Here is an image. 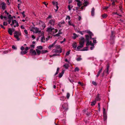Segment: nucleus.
<instances>
[{
	"instance_id": "nucleus-1",
	"label": "nucleus",
	"mask_w": 125,
	"mask_h": 125,
	"mask_svg": "<svg viewBox=\"0 0 125 125\" xmlns=\"http://www.w3.org/2000/svg\"><path fill=\"white\" fill-rule=\"evenodd\" d=\"M58 31L57 29H54V28L52 27V26L47 27L46 30V32L48 33L52 34L56 33Z\"/></svg>"
},
{
	"instance_id": "nucleus-2",
	"label": "nucleus",
	"mask_w": 125,
	"mask_h": 125,
	"mask_svg": "<svg viewBox=\"0 0 125 125\" xmlns=\"http://www.w3.org/2000/svg\"><path fill=\"white\" fill-rule=\"evenodd\" d=\"M85 36L86 42V46H87L90 45L91 46H94V44L92 43V41L89 42V36L88 35H86Z\"/></svg>"
},
{
	"instance_id": "nucleus-3",
	"label": "nucleus",
	"mask_w": 125,
	"mask_h": 125,
	"mask_svg": "<svg viewBox=\"0 0 125 125\" xmlns=\"http://www.w3.org/2000/svg\"><path fill=\"white\" fill-rule=\"evenodd\" d=\"M68 109V105L67 103H64L62 105L61 107V111H64Z\"/></svg>"
},
{
	"instance_id": "nucleus-4",
	"label": "nucleus",
	"mask_w": 125,
	"mask_h": 125,
	"mask_svg": "<svg viewBox=\"0 0 125 125\" xmlns=\"http://www.w3.org/2000/svg\"><path fill=\"white\" fill-rule=\"evenodd\" d=\"M7 6L5 3L4 2H1L0 3V8H1L3 10L6 9Z\"/></svg>"
},
{
	"instance_id": "nucleus-5",
	"label": "nucleus",
	"mask_w": 125,
	"mask_h": 125,
	"mask_svg": "<svg viewBox=\"0 0 125 125\" xmlns=\"http://www.w3.org/2000/svg\"><path fill=\"white\" fill-rule=\"evenodd\" d=\"M14 37L17 39V41H19L20 39L19 36L20 35V33L19 31H15L14 33Z\"/></svg>"
},
{
	"instance_id": "nucleus-6",
	"label": "nucleus",
	"mask_w": 125,
	"mask_h": 125,
	"mask_svg": "<svg viewBox=\"0 0 125 125\" xmlns=\"http://www.w3.org/2000/svg\"><path fill=\"white\" fill-rule=\"evenodd\" d=\"M55 20L54 19L50 20L48 22L49 25L51 26H53L55 24Z\"/></svg>"
},
{
	"instance_id": "nucleus-7",
	"label": "nucleus",
	"mask_w": 125,
	"mask_h": 125,
	"mask_svg": "<svg viewBox=\"0 0 125 125\" xmlns=\"http://www.w3.org/2000/svg\"><path fill=\"white\" fill-rule=\"evenodd\" d=\"M34 33H38V34L41 33L42 32L40 30H39V29L37 27L35 28L34 29L33 31Z\"/></svg>"
},
{
	"instance_id": "nucleus-8",
	"label": "nucleus",
	"mask_w": 125,
	"mask_h": 125,
	"mask_svg": "<svg viewBox=\"0 0 125 125\" xmlns=\"http://www.w3.org/2000/svg\"><path fill=\"white\" fill-rule=\"evenodd\" d=\"M39 25L40 26H41L43 28V29H44L46 27L45 23L41 21H39Z\"/></svg>"
},
{
	"instance_id": "nucleus-9",
	"label": "nucleus",
	"mask_w": 125,
	"mask_h": 125,
	"mask_svg": "<svg viewBox=\"0 0 125 125\" xmlns=\"http://www.w3.org/2000/svg\"><path fill=\"white\" fill-rule=\"evenodd\" d=\"M29 52L31 54L32 56L35 55L36 54V52L35 50H33V49H31L30 50Z\"/></svg>"
},
{
	"instance_id": "nucleus-10",
	"label": "nucleus",
	"mask_w": 125,
	"mask_h": 125,
	"mask_svg": "<svg viewBox=\"0 0 125 125\" xmlns=\"http://www.w3.org/2000/svg\"><path fill=\"white\" fill-rule=\"evenodd\" d=\"M62 49L61 48L59 50H58L57 49H53L52 50V52L53 53H61L62 52Z\"/></svg>"
},
{
	"instance_id": "nucleus-11",
	"label": "nucleus",
	"mask_w": 125,
	"mask_h": 125,
	"mask_svg": "<svg viewBox=\"0 0 125 125\" xmlns=\"http://www.w3.org/2000/svg\"><path fill=\"white\" fill-rule=\"evenodd\" d=\"M65 23V22H64V21L63 20L59 22L58 24V25L60 27H62L64 25Z\"/></svg>"
},
{
	"instance_id": "nucleus-12",
	"label": "nucleus",
	"mask_w": 125,
	"mask_h": 125,
	"mask_svg": "<svg viewBox=\"0 0 125 125\" xmlns=\"http://www.w3.org/2000/svg\"><path fill=\"white\" fill-rule=\"evenodd\" d=\"M85 42L84 38H83L79 42V44L80 45L83 46V47L84 43Z\"/></svg>"
},
{
	"instance_id": "nucleus-13",
	"label": "nucleus",
	"mask_w": 125,
	"mask_h": 125,
	"mask_svg": "<svg viewBox=\"0 0 125 125\" xmlns=\"http://www.w3.org/2000/svg\"><path fill=\"white\" fill-rule=\"evenodd\" d=\"M103 67H102L100 69H99V71L98 72L97 74L96 75V77L97 78H98L100 75V74L101 72L103 70Z\"/></svg>"
},
{
	"instance_id": "nucleus-14",
	"label": "nucleus",
	"mask_w": 125,
	"mask_h": 125,
	"mask_svg": "<svg viewBox=\"0 0 125 125\" xmlns=\"http://www.w3.org/2000/svg\"><path fill=\"white\" fill-rule=\"evenodd\" d=\"M88 0H84V3L83 4V5L85 7L87 6L89 4V2Z\"/></svg>"
},
{
	"instance_id": "nucleus-15",
	"label": "nucleus",
	"mask_w": 125,
	"mask_h": 125,
	"mask_svg": "<svg viewBox=\"0 0 125 125\" xmlns=\"http://www.w3.org/2000/svg\"><path fill=\"white\" fill-rule=\"evenodd\" d=\"M56 41H55L53 43H52V45H49V46L48 47V48L50 49H51L55 45L56 43Z\"/></svg>"
},
{
	"instance_id": "nucleus-16",
	"label": "nucleus",
	"mask_w": 125,
	"mask_h": 125,
	"mask_svg": "<svg viewBox=\"0 0 125 125\" xmlns=\"http://www.w3.org/2000/svg\"><path fill=\"white\" fill-rule=\"evenodd\" d=\"M100 98L99 97V94H98L96 95V96L95 98V100L96 101H99L100 100Z\"/></svg>"
},
{
	"instance_id": "nucleus-17",
	"label": "nucleus",
	"mask_w": 125,
	"mask_h": 125,
	"mask_svg": "<svg viewBox=\"0 0 125 125\" xmlns=\"http://www.w3.org/2000/svg\"><path fill=\"white\" fill-rule=\"evenodd\" d=\"M95 9L94 8H92L91 11V15L92 16H93L94 15Z\"/></svg>"
},
{
	"instance_id": "nucleus-18",
	"label": "nucleus",
	"mask_w": 125,
	"mask_h": 125,
	"mask_svg": "<svg viewBox=\"0 0 125 125\" xmlns=\"http://www.w3.org/2000/svg\"><path fill=\"white\" fill-rule=\"evenodd\" d=\"M8 32L11 35H12V30L11 29L9 28L8 29Z\"/></svg>"
},
{
	"instance_id": "nucleus-19",
	"label": "nucleus",
	"mask_w": 125,
	"mask_h": 125,
	"mask_svg": "<svg viewBox=\"0 0 125 125\" xmlns=\"http://www.w3.org/2000/svg\"><path fill=\"white\" fill-rule=\"evenodd\" d=\"M45 38L43 36L41 38V42H45Z\"/></svg>"
},
{
	"instance_id": "nucleus-20",
	"label": "nucleus",
	"mask_w": 125,
	"mask_h": 125,
	"mask_svg": "<svg viewBox=\"0 0 125 125\" xmlns=\"http://www.w3.org/2000/svg\"><path fill=\"white\" fill-rule=\"evenodd\" d=\"M63 67L65 68V69H67L69 67V65L68 64H65L63 65Z\"/></svg>"
},
{
	"instance_id": "nucleus-21",
	"label": "nucleus",
	"mask_w": 125,
	"mask_h": 125,
	"mask_svg": "<svg viewBox=\"0 0 125 125\" xmlns=\"http://www.w3.org/2000/svg\"><path fill=\"white\" fill-rule=\"evenodd\" d=\"M107 16V15L106 14H103L102 16L103 18H106Z\"/></svg>"
},
{
	"instance_id": "nucleus-22",
	"label": "nucleus",
	"mask_w": 125,
	"mask_h": 125,
	"mask_svg": "<svg viewBox=\"0 0 125 125\" xmlns=\"http://www.w3.org/2000/svg\"><path fill=\"white\" fill-rule=\"evenodd\" d=\"M73 39H75L76 38L78 37V36H77V35L75 33H73Z\"/></svg>"
},
{
	"instance_id": "nucleus-23",
	"label": "nucleus",
	"mask_w": 125,
	"mask_h": 125,
	"mask_svg": "<svg viewBox=\"0 0 125 125\" xmlns=\"http://www.w3.org/2000/svg\"><path fill=\"white\" fill-rule=\"evenodd\" d=\"M91 105L92 106H93L95 105V104L96 103V101L95 100H94L92 102H91Z\"/></svg>"
},
{
	"instance_id": "nucleus-24",
	"label": "nucleus",
	"mask_w": 125,
	"mask_h": 125,
	"mask_svg": "<svg viewBox=\"0 0 125 125\" xmlns=\"http://www.w3.org/2000/svg\"><path fill=\"white\" fill-rule=\"evenodd\" d=\"M27 53V51H22L21 52V55H23L26 54Z\"/></svg>"
},
{
	"instance_id": "nucleus-25",
	"label": "nucleus",
	"mask_w": 125,
	"mask_h": 125,
	"mask_svg": "<svg viewBox=\"0 0 125 125\" xmlns=\"http://www.w3.org/2000/svg\"><path fill=\"white\" fill-rule=\"evenodd\" d=\"M36 50L38 55H40V53H41V51L37 49H36Z\"/></svg>"
},
{
	"instance_id": "nucleus-26",
	"label": "nucleus",
	"mask_w": 125,
	"mask_h": 125,
	"mask_svg": "<svg viewBox=\"0 0 125 125\" xmlns=\"http://www.w3.org/2000/svg\"><path fill=\"white\" fill-rule=\"evenodd\" d=\"M72 46L75 49L77 47V44L76 43H73V44Z\"/></svg>"
},
{
	"instance_id": "nucleus-27",
	"label": "nucleus",
	"mask_w": 125,
	"mask_h": 125,
	"mask_svg": "<svg viewBox=\"0 0 125 125\" xmlns=\"http://www.w3.org/2000/svg\"><path fill=\"white\" fill-rule=\"evenodd\" d=\"M63 73V72H62L61 73H60L59 74V77L60 78H61L62 76Z\"/></svg>"
},
{
	"instance_id": "nucleus-28",
	"label": "nucleus",
	"mask_w": 125,
	"mask_h": 125,
	"mask_svg": "<svg viewBox=\"0 0 125 125\" xmlns=\"http://www.w3.org/2000/svg\"><path fill=\"white\" fill-rule=\"evenodd\" d=\"M68 24L69 25L72 26L73 27L75 26L74 25L73 23H72L71 22V21H69L68 22Z\"/></svg>"
},
{
	"instance_id": "nucleus-29",
	"label": "nucleus",
	"mask_w": 125,
	"mask_h": 125,
	"mask_svg": "<svg viewBox=\"0 0 125 125\" xmlns=\"http://www.w3.org/2000/svg\"><path fill=\"white\" fill-rule=\"evenodd\" d=\"M52 3L53 5L54 6H55L56 5H58V3L57 2H55L54 1H53L52 2Z\"/></svg>"
},
{
	"instance_id": "nucleus-30",
	"label": "nucleus",
	"mask_w": 125,
	"mask_h": 125,
	"mask_svg": "<svg viewBox=\"0 0 125 125\" xmlns=\"http://www.w3.org/2000/svg\"><path fill=\"white\" fill-rule=\"evenodd\" d=\"M66 98L64 96H62L60 97V100L62 101H64Z\"/></svg>"
},
{
	"instance_id": "nucleus-31",
	"label": "nucleus",
	"mask_w": 125,
	"mask_h": 125,
	"mask_svg": "<svg viewBox=\"0 0 125 125\" xmlns=\"http://www.w3.org/2000/svg\"><path fill=\"white\" fill-rule=\"evenodd\" d=\"M48 52V51L47 50H43L42 51L41 53H42V54H43V53H47Z\"/></svg>"
},
{
	"instance_id": "nucleus-32",
	"label": "nucleus",
	"mask_w": 125,
	"mask_h": 125,
	"mask_svg": "<svg viewBox=\"0 0 125 125\" xmlns=\"http://www.w3.org/2000/svg\"><path fill=\"white\" fill-rule=\"evenodd\" d=\"M73 7V6H72L71 5H68V9H69V10L70 11L71 10V9Z\"/></svg>"
},
{
	"instance_id": "nucleus-33",
	"label": "nucleus",
	"mask_w": 125,
	"mask_h": 125,
	"mask_svg": "<svg viewBox=\"0 0 125 125\" xmlns=\"http://www.w3.org/2000/svg\"><path fill=\"white\" fill-rule=\"evenodd\" d=\"M52 16L51 15H49L47 17V19H52Z\"/></svg>"
},
{
	"instance_id": "nucleus-34",
	"label": "nucleus",
	"mask_w": 125,
	"mask_h": 125,
	"mask_svg": "<svg viewBox=\"0 0 125 125\" xmlns=\"http://www.w3.org/2000/svg\"><path fill=\"white\" fill-rule=\"evenodd\" d=\"M109 65L108 64L106 65V70L107 73H108L109 70Z\"/></svg>"
},
{
	"instance_id": "nucleus-35",
	"label": "nucleus",
	"mask_w": 125,
	"mask_h": 125,
	"mask_svg": "<svg viewBox=\"0 0 125 125\" xmlns=\"http://www.w3.org/2000/svg\"><path fill=\"white\" fill-rule=\"evenodd\" d=\"M8 19H13V17L11 16V15L10 14H9V15L8 16Z\"/></svg>"
},
{
	"instance_id": "nucleus-36",
	"label": "nucleus",
	"mask_w": 125,
	"mask_h": 125,
	"mask_svg": "<svg viewBox=\"0 0 125 125\" xmlns=\"http://www.w3.org/2000/svg\"><path fill=\"white\" fill-rule=\"evenodd\" d=\"M37 49H39L40 50H42V49L43 47H42L41 46H38L37 47Z\"/></svg>"
},
{
	"instance_id": "nucleus-37",
	"label": "nucleus",
	"mask_w": 125,
	"mask_h": 125,
	"mask_svg": "<svg viewBox=\"0 0 125 125\" xmlns=\"http://www.w3.org/2000/svg\"><path fill=\"white\" fill-rule=\"evenodd\" d=\"M15 23L16 24V25H15L14 26V27H16V26L17 27H18L19 26V24L18 23V22L17 21H16Z\"/></svg>"
},
{
	"instance_id": "nucleus-38",
	"label": "nucleus",
	"mask_w": 125,
	"mask_h": 125,
	"mask_svg": "<svg viewBox=\"0 0 125 125\" xmlns=\"http://www.w3.org/2000/svg\"><path fill=\"white\" fill-rule=\"evenodd\" d=\"M87 33L91 36H93V34L90 31H88L87 32Z\"/></svg>"
},
{
	"instance_id": "nucleus-39",
	"label": "nucleus",
	"mask_w": 125,
	"mask_h": 125,
	"mask_svg": "<svg viewBox=\"0 0 125 125\" xmlns=\"http://www.w3.org/2000/svg\"><path fill=\"white\" fill-rule=\"evenodd\" d=\"M77 6L80 7H81V6L82 5V3H81V2H80V3H77Z\"/></svg>"
},
{
	"instance_id": "nucleus-40",
	"label": "nucleus",
	"mask_w": 125,
	"mask_h": 125,
	"mask_svg": "<svg viewBox=\"0 0 125 125\" xmlns=\"http://www.w3.org/2000/svg\"><path fill=\"white\" fill-rule=\"evenodd\" d=\"M55 48L56 49H60L61 48L60 46L59 45H56L55 46Z\"/></svg>"
},
{
	"instance_id": "nucleus-41",
	"label": "nucleus",
	"mask_w": 125,
	"mask_h": 125,
	"mask_svg": "<svg viewBox=\"0 0 125 125\" xmlns=\"http://www.w3.org/2000/svg\"><path fill=\"white\" fill-rule=\"evenodd\" d=\"M71 19V17L69 16H67L66 18V20H67L68 19L69 21H70V20Z\"/></svg>"
},
{
	"instance_id": "nucleus-42",
	"label": "nucleus",
	"mask_w": 125,
	"mask_h": 125,
	"mask_svg": "<svg viewBox=\"0 0 125 125\" xmlns=\"http://www.w3.org/2000/svg\"><path fill=\"white\" fill-rule=\"evenodd\" d=\"M79 70V69L78 67H76L74 70V71L75 72H76V71H78Z\"/></svg>"
},
{
	"instance_id": "nucleus-43",
	"label": "nucleus",
	"mask_w": 125,
	"mask_h": 125,
	"mask_svg": "<svg viewBox=\"0 0 125 125\" xmlns=\"http://www.w3.org/2000/svg\"><path fill=\"white\" fill-rule=\"evenodd\" d=\"M103 119L104 120H106L107 119V117L105 115H103Z\"/></svg>"
},
{
	"instance_id": "nucleus-44",
	"label": "nucleus",
	"mask_w": 125,
	"mask_h": 125,
	"mask_svg": "<svg viewBox=\"0 0 125 125\" xmlns=\"http://www.w3.org/2000/svg\"><path fill=\"white\" fill-rule=\"evenodd\" d=\"M70 94L69 93H67V94L66 97L67 99H68L70 96Z\"/></svg>"
},
{
	"instance_id": "nucleus-45",
	"label": "nucleus",
	"mask_w": 125,
	"mask_h": 125,
	"mask_svg": "<svg viewBox=\"0 0 125 125\" xmlns=\"http://www.w3.org/2000/svg\"><path fill=\"white\" fill-rule=\"evenodd\" d=\"M83 47V46H81L80 45V46H78L77 48V49H79Z\"/></svg>"
},
{
	"instance_id": "nucleus-46",
	"label": "nucleus",
	"mask_w": 125,
	"mask_h": 125,
	"mask_svg": "<svg viewBox=\"0 0 125 125\" xmlns=\"http://www.w3.org/2000/svg\"><path fill=\"white\" fill-rule=\"evenodd\" d=\"M103 115H105L106 112L105 109L104 108H103Z\"/></svg>"
},
{
	"instance_id": "nucleus-47",
	"label": "nucleus",
	"mask_w": 125,
	"mask_h": 125,
	"mask_svg": "<svg viewBox=\"0 0 125 125\" xmlns=\"http://www.w3.org/2000/svg\"><path fill=\"white\" fill-rule=\"evenodd\" d=\"M88 49V47L87 46L86 47L84 48L83 49V51H87Z\"/></svg>"
},
{
	"instance_id": "nucleus-48",
	"label": "nucleus",
	"mask_w": 125,
	"mask_h": 125,
	"mask_svg": "<svg viewBox=\"0 0 125 125\" xmlns=\"http://www.w3.org/2000/svg\"><path fill=\"white\" fill-rule=\"evenodd\" d=\"M70 50H69V51H68L67 52H66V56H68V55H69V54L70 53Z\"/></svg>"
},
{
	"instance_id": "nucleus-49",
	"label": "nucleus",
	"mask_w": 125,
	"mask_h": 125,
	"mask_svg": "<svg viewBox=\"0 0 125 125\" xmlns=\"http://www.w3.org/2000/svg\"><path fill=\"white\" fill-rule=\"evenodd\" d=\"M16 21V20H12V24H13L14 25V24L15 23Z\"/></svg>"
},
{
	"instance_id": "nucleus-50",
	"label": "nucleus",
	"mask_w": 125,
	"mask_h": 125,
	"mask_svg": "<svg viewBox=\"0 0 125 125\" xmlns=\"http://www.w3.org/2000/svg\"><path fill=\"white\" fill-rule=\"evenodd\" d=\"M24 13H25V12H24V11H23L21 13L22 14V15L23 17L24 18L26 16L24 14Z\"/></svg>"
},
{
	"instance_id": "nucleus-51",
	"label": "nucleus",
	"mask_w": 125,
	"mask_h": 125,
	"mask_svg": "<svg viewBox=\"0 0 125 125\" xmlns=\"http://www.w3.org/2000/svg\"><path fill=\"white\" fill-rule=\"evenodd\" d=\"M76 60L78 61H79L82 60V58L80 57H78L76 58Z\"/></svg>"
},
{
	"instance_id": "nucleus-52",
	"label": "nucleus",
	"mask_w": 125,
	"mask_h": 125,
	"mask_svg": "<svg viewBox=\"0 0 125 125\" xmlns=\"http://www.w3.org/2000/svg\"><path fill=\"white\" fill-rule=\"evenodd\" d=\"M10 0H7L6 2L7 4L8 5H9L10 4V3L9 2Z\"/></svg>"
},
{
	"instance_id": "nucleus-53",
	"label": "nucleus",
	"mask_w": 125,
	"mask_h": 125,
	"mask_svg": "<svg viewBox=\"0 0 125 125\" xmlns=\"http://www.w3.org/2000/svg\"><path fill=\"white\" fill-rule=\"evenodd\" d=\"M109 8V7L108 6H105L104 8L103 9L106 10Z\"/></svg>"
},
{
	"instance_id": "nucleus-54",
	"label": "nucleus",
	"mask_w": 125,
	"mask_h": 125,
	"mask_svg": "<svg viewBox=\"0 0 125 125\" xmlns=\"http://www.w3.org/2000/svg\"><path fill=\"white\" fill-rule=\"evenodd\" d=\"M9 19L8 21V23L10 24V22L11 21V20H12L13 19Z\"/></svg>"
},
{
	"instance_id": "nucleus-55",
	"label": "nucleus",
	"mask_w": 125,
	"mask_h": 125,
	"mask_svg": "<svg viewBox=\"0 0 125 125\" xmlns=\"http://www.w3.org/2000/svg\"><path fill=\"white\" fill-rule=\"evenodd\" d=\"M54 56H60L61 55V54L60 53H58V54H54Z\"/></svg>"
},
{
	"instance_id": "nucleus-56",
	"label": "nucleus",
	"mask_w": 125,
	"mask_h": 125,
	"mask_svg": "<svg viewBox=\"0 0 125 125\" xmlns=\"http://www.w3.org/2000/svg\"><path fill=\"white\" fill-rule=\"evenodd\" d=\"M3 25L4 26H6L7 25V22L4 21L3 22Z\"/></svg>"
},
{
	"instance_id": "nucleus-57",
	"label": "nucleus",
	"mask_w": 125,
	"mask_h": 125,
	"mask_svg": "<svg viewBox=\"0 0 125 125\" xmlns=\"http://www.w3.org/2000/svg\"><path fill=\"white\" fill-rule=\"evenodd\" d=\"M92 83L93 85H94L95 86L97 85L96 83L94 81H92Z\"/></svg>"
},
{
	"instance_id": "nucleus-58",
	"label": "nucleus",
	"mask_w": 125,
	"mask_h": 125,
	"mask_svg": "<svg viewBox=\"0 0 125 125\" xmlns=\"http://www.w3.org/2000/svg\"><path fill=\"white\" fill-rule=\"evenodd\" d=\"M0 27H1V28H3L4 29H5V27L3 26V25L2 24H0Z\"/></svg>"
},
{
	"instance_id": "nucleus-59",
	"label": "nucleus",
	"mask_w": 125,
	"mask_h": 125,
	"mask_svg": "<svg viewBox=\"0 0 125 125\" xmlns=\"http://www.w3.org/2000/svg\"><path fill=\"white\" fill-rule=\"evenodd\" d=\"M113 15H115V14H117L118 15V14L117 13V12H113L112 13Z\"/></svg>"
},
{
	"instance_id": "nucleus-60",
	"label": "nucleus",
	"mask_w": 125,
	"mask_h": 125,
	"mask_svg": "<svg viewBox=\"0 0 125 125\" xmlns=\"http://www.w3.org/2000/svg\"><path fill=\"white\" fill-rule=\"evenodd\" d=\"M119 8L120 10L122 11L123 10V8L121 6H119Z\"/></svg>"
},
{
	"instance_id": "nucleus-61",
	"label": "nucleus",
	"mask_w": 125,
	"mask_h": 125,
	"mask_svg": "<svg viewBox=\"0 0 125 125\" xmlns=\"http://www.w3.org/2000/svg\"><path fill=\"white\" fill-rule=\"evenodd\" d=\"M30 48V47L29 48L28 47H25V51H26L27 50H28Z\"/></svg>"
},
{
	"instance_id": "nucleus-62",
	"label": "nucleus",
	"mask_w": 125,
	"mask_h": 125,
	"mask_svg": "<svg viewBox=\"0 0 125 125\" xmlns=\"http://www.w3.org/2000/svg\"><path fill=\"white\" fill-rule=\"evenodd\" d=\"M43 4H44L46 6V7H47V5H48V3H47L46 4V2H44L43 3Z\"/></svg>"
},
{
	"instance_id": "nucleus-63",
	"label": "nucleus",
	"mask_w": 125,
	"mask_h": 125,
	"mask_svg": "<svg viewBox=\"0 0 125 125\" xmlns=\"http://www.w3.org/2000/svg\"><path fill=\"white\" fill-rule=\"evenodd\" d=\"M24 31L26 34H28V32L25 29L24 30Z\"/></svg>"
},
{
	"instance_id": "nucleus-64",
	"label": "nucleus",
	"mask_w": 125,
	"mask_h": 125,
	"mask_svg": "<svg viewBox=\"0 0 125 125\" xmlns=\"http://www.w3.org/2000/svg\"><path fill=\"white\" fill-rule=\"evenodd\" d=\"M30 47L31 48H34V45L33 44L31 45H30Z\"/></svg>"
}]
</instances>
